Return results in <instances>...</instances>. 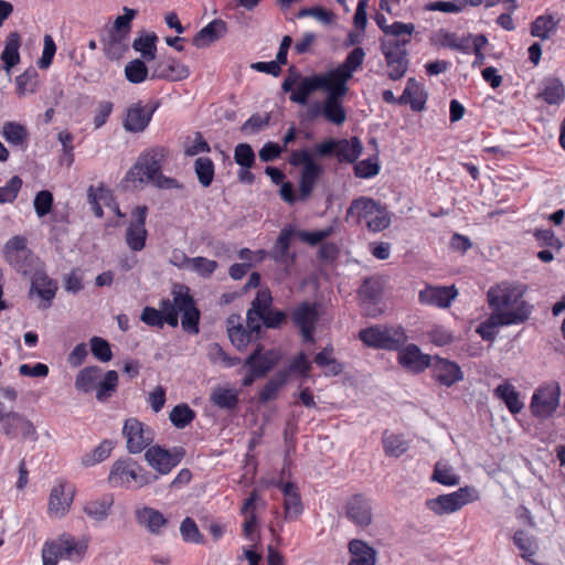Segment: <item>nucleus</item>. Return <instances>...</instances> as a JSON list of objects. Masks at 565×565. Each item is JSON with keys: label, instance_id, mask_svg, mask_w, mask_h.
I'll return each instance as SVG.
<instances>
[{"label": "nucleus", "instance_id": "23", "mask_svg": "<svg viewBox=\"0 0 565 565\" xmlns=\"http://www.w3.org/2000/svg\"><path fill=\"white\" fill-rule=\"evenodd\" d=\"M127 438V449L130 454H139L148 448L154 439L151 426H122Z\"/></svg>", "mask_w": 565, "mask_h": 565}, {"label": "nucleus", "instance_id": "39", "mask_svg": "<svg viewBox=\"0 0 565 565\" xmlns=\"http://www.w3.org/2000/svg\"><path fill=\"white\" fill-rule=\"evenodd\" d=\"M128 34L110 31L105 42V53L110 60L120 58L128 50Z\"/></svg>", "mask_w": 565, "mask_h": 565}, {"label": "nucleus", "instance_id": "4", "mask_svg": "<svg viewBox=\"0 0 565 565\" xmlns=\"http://www.w3.org/2000/svg\"><path fill=\"white\" fill-rule=\"evenodd\" d=\"M273 297L269 289H259L255 299L250 303V308L247 311L246 322L247 327L252 332H255V337L262 332V322L267 328H278L285 320L286 313L281 310L271 308Z\"/></svg>", "mask_w": 565, "mask_h": 565}, {"label": "nucleus", "instance_id": "7", "mask_svg": "<svg viewBox=\"0 0 565 565\" xmlns=\"http://www.w3.org/2000/svg\"><path fill=\"white\" fill-rule=\"evenodd\" d=\"M478 499V491L473 487H461L458 490L428 499L426 507L437 515L450 514L460 510L463 505Z\"/></svg>", "mask_w": 565, "mask_h": 565}, {"label": "nucleus", "instance_id": "40", "mask_svg": "<svg viewBox=\"0 0 565 565\" xmlns=\"http://www.w3.org/2000/svg\"><path fill=\"white\" fill-rule=\"evenodd\" d=\"M559 20L551 14L537 17L531 24V35L541 40H548L555 33Z\"/></svg>", "mask_w": 565, "mask_h": 565}, {"label": "nucleus", "instance_id": "46", "mask_svg": "<svg viewBox=\"0 0 565 565\" xmlns=\"http://www.w3.org/2000/svg\"><path fill=\"white\" fill-rule=\"evenodd\" d=\"M147 61L135 58L125 66L126 79L131 84H140L150 78V67L146 65Z\"/></svg>", "mask_w": 565, "mask_h": 565}, {"label": "nucleus", "instance_id": "54", "mask_svg": "<svg viewBox=\"0 0 565 565\" xmlns=\"http://www.w3.org/2000/svg\"><path fill=\"white\" fill-rule=\"evenodd\" d=\"M382 294V284L377 278H365L359 288V296L364 302L374 303Z\"/></svg>", "mask_w": 565, "mask_h": 565}, {"label": "nucleus", "instance_id": "37", "mask_svg": "<svg viewBox=\"0 0 565 565\" xmlns=\"http://www.w3.org/2000/svg\"><path fill=\"white\" fill-rule=\"evenodd\" d=\"M493 393L494 396L504 402L511 413L516 414L523 408L519 393L512 384L504 382L498 385Z\"/></svg>", "mask_w": 565, "mask_h": 565}, {"label": "nucleus", "instance_id": "9", "mask_svg": "<svg viewBox=\"0 0 565 565\" xmlns=\"http://www.w3.org/2000/svg\"><path fill=\"white\" fill-rule=\"evenodd\" d=\"M3 255L10 266L23 275L31 273L36 260L35 255L28 248L26 238L20 235L13 236L6 243Z\"/></svg>", "mask_w": 565, "mask_h": 565}, {"label": "nucleus", "instance_id": "64", "mask_svg": "<svg viewBox=\"0 0 565 565\" xmlns=\"http://www.w3.org/2000/svg\"><path fill=\"white\" fill-rule=\"evenodd\" d=\"M171 424H191L195 419V412L188 404H179L170 412Z\"/></svg>", "mask_w": 565, "mask_h": 565}, {"label": "nucleus", "instance_id": "43", "mask_svg": "<svg viewBox=\"0 0 565 565\" xmlns=\"http://www.w3.org/2000/svg\"><path fill=\"white\" fill-rule=\"evenodd\" d=\"M102 369L98 366H87L79 371L75 380L76 390L87 393L96 388L97 381L100 379Z\"/></svg>", "mask_w": 565, "mask_h": 565}, {"label": "nucleus", "instance_id": "33", "mask_svg": "<svg viewBox=\"0 0 565 565\" xmlns=\"http://www.w3.org/2000/svg\"><path fill=\"white\" fill-rule=\"evenodd\" d=\"M548 105H559L565 98V88L557 77H546L542 82V88L537 94Z\"/></svg>", "mask_w": 565, "mask_h": 565}, {"label": "nucleus", "instance_id": "22", "mask_svg": "<svg viewBox=\"0 0 565 565\" xmlns=\"http://www.w3.org/2000/svg\"><path fill=\"white\" fill-rule=\"evenodd\" d=\"M85 548V545L79 544L74 539L64 541L62 545L46 542L42 548L43 565H56L58 558L63 555L71 557L74 553L82 554Z\"/></svg>", "mask_w": 565, "mask_h": 565}, {"label": "nucleus", "instance_id": "13", "mask_svg": "<svg viewBox=\"0 0 565 565\" xmlns=\"http://www.w3.org/2000/svg\"><path fill=\"white\" fill-rule=\"evenodd\" d=\"M189 75V67L170 55L160 56L150 66V79L178 82L188 78Z\"/></svg>", "mask_w": 565, "mask_h": 565}, {"label": "nucleus", "instance_id": "44", "mask_svg": "<svg viewBox=\"0 0 565 565\" xmlns=\"http://www.w3.org/2000/svg\"><path fill=\"white\" fill-rule=\"evenodd\" d=\"M382 443L388 457H399L408 449V441L402 435H394L387 429L383 433Z\"/></svg>", "mask_w": 565, "mask_h": 565}, {"label": "nucleus", "instance_id": "12", "mask_svg": "<svg viewBox=\"0 0 565 565\" xmlns=\"http://www.w3.org/2000/svg\"><path fill=\"white\" fill-rule=\"evenodd\" d=\"M333 84L328 72L326 74H315L311 76H305L298 82L290 90L289 99L298 105L306 106L309 97L317 90H328Z\"/></svg>", "mask_w": 565, "mask_h": 565}, {"label": "nucleus", "instance_id": "11", "mask_svg": "<svg viewBox=\"0 0 565 565\" xmlns=\"http://www.w3.org/2000/svg\"><path fill=\"white\" fill-rule=\"evenodd\" d=\"M290 317L294 324L299 329L302 341L313 343V333L319 320L317 305L303 301L292 309Z\"/></svg>", "mask_w": 565, "mask_h": 565}, {"label": "nucleus", "instance_id": "8", "mask_svg": "<svg viewBox=\"0 0 565 565\" xmlns=\"http://www.w3.org/2000/svg\"><path fill=\"white\" fill-rule=\"evenodd\" d=\"M561 386L557 382H550L535 390L530 404L533 416L547 419L559 405Z\"/></svg>", "mask_w": 565, "mask_h": 565}, {"label": "nucleus", "instance_id": "16", "mask_svg": "<svg viewBox=\"0 0 565 565\" xmlns=\"http://www.w3.org/2000/svg\"><path fill=\"white\" fill-rule=\"evenodd\" d=\"M364 57L365 52L362 47L353 49L341 65L328 72L332 82L340 86H348V82L352 78L353 73L363 64Z\"/></svg>", "mask_w": 565, "mask_h": 565}, {"label": "nucleus", "instance_id": "17", "mask_svg": "<svg viewBox=\"0 0 565 565\" xmlns=\"http://www.w3.org/2000/svg\"><path fill=\"white\" fill-rule=\"evenodd\" d=\"M398 351V363L409 372L420 373L431 364L433 358L420 351L416 344H407L402 347Z\"/></svg>", "mask_w": 565, "mask_h": 565}, {"label": "nucleus", "instance_id": "53", "mask_svg": "<svg viewBox=\"0 0 565 565\" xmlns=\"http://www.w3.org/2000/svg\"><path fill=\"white\" fill-rule=\"evenodd\" d=\"M118 385V373L114 370L106 372L104 380L96 386V398L100 402L107 401L116 391Z\"/></svg>", "mask_w": 565, "mask_h": 565}, {"label": "nucleus", "instance_id": "30", "mask_svg": "<svg viewBox=\"0 0 565 565\" xmlns=\"http://www.w3.org/2000/svg\"><path fill=\"white\" fill-rule=\"evenodd\" d=\"M57 290L56 282H54L44 271H35L32 281L30 294H36L41 299L47 302L44 308L51 305L52 299L55 297Z\"/></svg>", "mask_w": 565, "mask_h": 565}, {"label": "nucleus", "instance_id": "41", "mask_svg": "<svg viewBox=\"0 0 565 565\" xmlns=\"http://www.w3.org/2000/svg\"><path fill=\"white\" fill-rule=\"evenodd\" d=\"M17 94L26 96L34 94L39 88V73L34 67L26 68L15 77Z\"/></svg>", "mask_w": 565, "mask_h": 565}, {"label": "nucleus", "instance_id": "50", "mask_svg": "<svg viewBox=\"0 0 565 565\" xmlns=\"http://www.w3.org/2000/svg\"><path fill=\"white\" fill-rule=\"evenodd\" d=\"M114 449V441L105 439L102 441L90 454L82 457V463L85 467H90L107 459Z\"/></svg>", "mask_w": 565, "mask_h": 565}, {"label": "nucleus", "instance_id": "27", "mask_svg": "<svg viewBox=\"0 0 565 565\" xmlns=\"http://www.w3.org/2000/svg\"><path fill=\"white\" fill-rule=\"evenodd\" d=\"M135 516L136 521L153 535L161 534L162 529L168 524V520L160 511L149 507L136 510Z\"/></svg>", "mask_w": 565, "mask_h": 565}, {"label": "nucleus", "instance_id": "21", "mask_svg": "<svg viewBox=\"0 0 565 565\" xmlns=\"http://www.w3.org/2000/svg\"><path fill=\"white\" fill-rule=\"evenodd\" d=\"M457 296L458 290L455 286H427L419 291L418 298L423 305L448 308Z\"/></svg>", "mask_w": 565, "mask_h": 565}, {"label": "nucleus", "instance_id": "1", "mask_svg": "<svg viewBox=\"0 0 565 565\" xmlns=\"http://www.w3.org/2000/svg\"><path fill=\"white\" fill-rule=\"evenodd\" d=\"M525 291L522 284L502 282L491 287L488 291V302L493 308L491 320L509 326L527 321L533 306L523 299Z\"/></svg>", "mask_w": 565, "mask_h": 565}, {"label": "nucleus", "instance_id": "63", "mask_svg": "<svg viewBox=\"0 0 565 565\" xmlns=\"http://www.w3.org/2000/svg\"><path fill=\"white\" fill-rule=\"evenodd\" d=\"M93 355L100 362H108L113 358L110 344L100 337H93L89 341Z\"/></svg>", "mask_w": 565, "mask_h": 565}, {"label": "nucleus", "instance_id": "31", "mask_svg": "<svg viewBox=\"0 0 565 565\" xmlns=\"http://www.w3.org/2000/svg\"><path fill=\"white\" fill-rule=\"evenodd\" d=\"M426 94L415 78H408L403 94L398 97L399 105H411L414 111H420L425 108Z\"/></svg>", "mask_w": 565, "mask_h": 565}, {"label": "nucleus", "instance_id": "34", "mask_svg": "<svg viewBox=\"0 0 565 565\" xmlns=\"http://www.w3.org/2000/svg\"><path fill=\"white\" fill-rule=\"evenodd\" d=\"M321 173H322L321 166H319L315 161L309 162L306 167L302 168L301 173H300V180H299V183H300L299 199L300 200L305 201L310 196Z\"/></svg>", "mask_w": 565, "mask_h": 565}, {"label": "nucleus", "instance_id": "49", "mask_svg": "<svg viewBox=\"0 0 565 565\" xmlns=\"http://www.w3.org/2000/svg\"><path fill=\"white\" fill-rule=\"evenodd\" d=\"M194 171L200 184L207 188L213 182L214 163L207 157H200L194 162Z\"/></svg>", "mask_w": 565, "mask_h": 565}, {"label": "nucleus", "instance_id": "28", "mask_svg": "<svg viewBox=\"0 0 565 565\" xmlns=\"http://www.w3.org/2000/svg\"><path fill=\"white\" fill-rule=\"evenodd\" d=\"M226 23L221 19H215L194 35L192 43L199 49L207 47L213 42L221 39L226 33Z\"/></svg>", "mask_w": 565, "mask_h": 565}, {"label": "nucleus", "instance_id": "47", "mask_svg": "<svg viewBox=\"0 0 565 565\" xmlns=\"http://www.w3.org/2000/svg\"><path fill=\"white\" fill-rule=\"evenodd\" d=\"M390 67L388 77L393 81L402 78L408 68L407 52L384 55Z\"/></svg>", "mask_w": 565, "mask_h": 565}, {"label": "nucleus", "instance_id": "59", "mask_svg": "<svg viewBox=\"0 0 565 565\" xmlns=\"http://www.w3.org/2000/svg\"><path fill=\"white\" fill-rule=\"evenodd\" d=\"M111 502L105 500L89 501L84 505V512L95 521H104L109 515Z\"/></svg>", "mask_w": 565, "mask_h": 565}, {"label": "nucleus", "instance_id": "58", "mask_svg": "<svg viewBox=\"0 0 565 565\" xmlns=\"http://www.w3.org/2000/svg\"><path fill=\"white\" fill-rule=\"evenodd\" d=\"M311 371V363L308 361L306 354L303 352H300L296 358H294L288 367L285 370H281L280 372L286 373V382L288 381V377L291 374H299L303 377H308L309 373Z\"/></svg>", "mask_w": 565, "mask_h": 565}, {"label": "nucleus", "instance_id": "2", "mask_svg": "<svg viewBox=\"0 0 565 565\" xmlns=\"http://www.w3.org/2000/svg\"><path fill=\"white\" fill-rule=\"evenodd\" d=\"M168 156L164 147H154L142 152L128 170L124 183L126 188H137L148 181L160 189L180 188L178 181L162 174V163Z\"/></svg>", "mask_w": 565, "mask_h": 565}, {"label": "nucleus", "instance_id": "3", "mask_svg": "<svg viewBox=\"0 0 565 565\" xmlns=\"http://www.w3.org/2000/svg\"><path fill=\"white\" fill-rule=\"evenodd\" d=\"M347 221L356 224L365 223L369 231L377 233L387 228L391 224V214L385 205L371 198L361 196L354 199L347 210Z\"/></svg>", "mask_w": 565, "mask_h": 565}, {"label": "nucleus", "instance_id": "10", "mask_svg": "<svg viewBox=\"0 0 565 565\" xmlns=\"http://www.w3.org/2000/svg\"><path fill=\"white\" fill-rule=\"evenodd\" d=\"M184 456L185 450L182 447L166 449L158 445L149 447L145 454L149 466L160 475H168L181 462Z\"/></svg>", "mask_w": 565, "mask_h": 565}, {"label": "nucleus", "instance_id": "19", "mask_svg": "<svg viewBox=\"0 0 565 565\" xmlns=\"http://www.w3.org/2000/svg\"><path fill=\"white\" fill-rule=\"evenodd\" d=\"M429 367H431L433 377L447 387H450L463 379L460 366L456 362L447 359L434 356Z\"/></svg>", "mask_w": 565, "mask_h": 565}, {"label": "nucleus", "instance_id": "14", "mask_svg": "<svg viewBox=\"0 0 565 565\" xmlns=\"http://www.w3.org/2000/svg\"><path fill=\"white\" fill-rule=\"evenodd\" d=\"M348 86L332 84L324 98L323 117L327 121L341 126L347 120V111L343 107V97L348 94Z\"/></svg>", "mask_w": 565, "mask_h": 565}, {"label": "nucleus", "instance_id": "45", "mask_svg": "<svg viewBox=\"0 0 565 565\" xmlns=\"http://www.w3.org/2000/svg\"><path fill=\"white\" fill-rule=\"evenodd\" d=\"M431 480L444 486L452 487L459 484L460 477L448 462L439 460L434 467Z\"/></svg>", "mask_w": 565, "mask_h": 565}, {"label": "nucleus", "instance_id": "55", "mask_svg": "<svg viewBox=\"0 0 565 565\" xmlns=\"http://www.w3.org/2000/svg\"><path fill=\"white\" fill-rule=\"evenodd\" d=\"M182 540L186 543L203 544L205 542L203 534L200 532L195 521L186 516L180 525Z\"/></svg>", "mask_w": 565, "mask_h": 565}, {"label": "nucleus", "instance_id": "6", "mask_svg": "<svg viewBox=\"0 0 565 565\" xmlns=\"http://www.w3.org/2000/svg\"><path fill=\"white\" fill-rule=\"evenodd\" d=\"M359 338L370 348L384 350H399L407 342L402 327L373 326L361 330Z\"/></svg>", "mask_w": 565, "mask_h": 565}, {"label": "nucleus", "instance_id": "52", "mask_svg": "<svg viewBox=\"0 0 565 565\" xmlns=\"http://www.w3.org/2000/svg\"><path fill=\"white\" fill-rule=\"evenodd\" d=\"M3 138L14 146H23L28 139V130L17 122H6L2 128Z\"/></svg>", "mask_w": 565, "mask_h": 565}, {"label": "nucleus", "instance_id": "5", "mask_svg": "<svg viewBox=\"0 0 565 565\" xmlns=\"http://www.w3.org/2000/svg\"><path fill=\"white\" fill-rule=\"evenodd\" d=\"M157 479L158 476L146 471L131 458L115 461L108 476V482L111 487L127 489H139L154 482Z\"/></svg>", "mask_w": 565, "mask_h": 565}, {"label": "nucleus", "instance_id": "15", "mask_svg": "<svg viewBox=\"0 0 565 565\" xmlns=\"http://www.w3.org/2000/svg\"><path fill=\"white\" fill-rule=\"evenodd\" d=\"M147 212L146 205H139L131 212V221L126 230V244L132 252H140L146 246L148 236L146 230Z\"/></svg>", "mask_w": 565, "mask_h": 565}, {"label": "nucleus", "instance_id": "18", "mask_svg": "<svg viewBox=\"0 0 565 565\" xmlns=\"http://www.w3.org/2000/svg\"><path fill=\"white\" fill-rule=\"evenodd\" d=\"M345 515L356 526H369L373 519L371 500L362 494L353 495L347 502Z\"/></svg>", "mask_w": 565, "mask_h": 565}, {"label": "nucleus", "instance_id": "61", "mask_svg": "<svg viewBox=\"0 0 565 565\" xmlns=\"http://www.w3.org/2000/svg\"><path fill=\"white\" fill-rule=\"evenodd\" d=\"M333 234V227L328 226L323 230H318L313 232L308 231H296V236L303 243H307L311 246H316L323 242L326 238L330 237Z\"/></svg>", "mask_w": 565, "mask_h": 565}, {"label": "nucleus", "instance_id": "57", "mask_svg": "<svg viewBox=\"0 0 565 565\" xmlns=\"http://www.w3.org/2000/svg\"><path fill=\"white\" fill-rule=\"evenodd\" d=\"M217 268V263L202 256L192 257L188 269L203 278H210Z\"/></svg>", "mask_w": 565, "mask_h": 565}, {"label": "nucleus", "instance_id": "36", "mask_svg": "<svg viewBox=\"0 0 565 565\" xmlns=\"http://www.w3.org/2000/svg\"><path fill=\"white\" fill-rule=\"evenodd\" d=\"M157 42L158 36L154 32H149L135 39L132 49L141 54V60L150 62L154 61L157 56Z\"/></svg>", "mask_w": 565, "mask_h": 565}, {"label": "nucleus", "instance_id": "48", "mask_svg": "<svg viewBox=\"0 0 565 565\" xmlns=\"http://www.w3.org/2000/svg\"><path fill=\"white\" fill-rule=\"evenodd\" d=\"M172 296L173 301L171 302V307H174L178 313L183 312L195 305L193 297L190 295L189 287L184 285H174Z\"/></svg>", "mask_w": 565, "mask_h": 565}, {"label": "nucleus", "instance_id": "24", "mask_svg": "<svg viewBox=\"0 0 565 565\" xmlns=\"http://www.w3.org/2000/svg\"><path fill=\"white\" fill-rule=\"evenodd\" d=\"M154 110L156 106H143L140 102L131 105L127 109L124 128L130 132L143 131L149 125Z\"/></svg>", "mask_w": 565, "mask_h": 565}, {"label": "nucleus", "instance_id": "25", "mask_svg": "<svg viewBox=\"0 0 565 565\" xmlns=\"http://www.w3.org/2000/svg\"><path fill=\"white\" fill-rule=\"evenodd\" d=\"M278 488L284 494L285 520H296L303 511L298 487L294 482H280Z\"/></svg>", "mask_w": 565, "mask_h": 565}, {"label": "nucleus", "instance_id": "35", "mask_svg": "<svg viewBox=\"0 0 565 565\" xmlns=\"http://www.w3.org/2000/svg\"><path fill=\"white\" fill-rule=\"evenodd\" d=\"M21 45V36L18 32H11L7 39L4 49L1 53V61L3 62V68L8 74L13 66L20 62L19 49Z\"/></svg>", "mask_w": 565, "mask_h": 565}, {"label": "nucleus", "instance_id": "60", "mask_svg": "<svg viewBox=\"0 0 565 565\" xmlns=\"http://www.w3.org/2000/svg\"><path fill=\"white\" fill-rule=\"evenodd\" d=\"M211 401L218 407L232 408L237 404V395L228 388L217 387L211 394Z\"/></svg>", "mask_w": 565, "mask_h": 565}, {"label": "nucleus", "instance_id": "32", "mask_svg": "<svg viewBox=\"0 0 565 565\" xmlns=\"http://www.w3.org/2000/svg\"><path fill=\"white\" fill-rule=\"evenodd\" d=\"M351 559L349 565H375L376 551L362 540H352L349 543Z\"/></svg>", "mask_w": 565, "mask_h": 565}, {"label": "nucleus", "instance_id": "20", "mask_svg": "<svg viewBox=\"0 0 565 565\" xmlns=\"http://www.w3.org/2000/svg\"><path fill=\"white\" fill-rule=\"evenodd\" d=\"M74 488L66 482L54 486L49 499V513L58 518L64 516L74 500Z\"/></svg>", "mask_w": 565, "mask_h": 565}, {"label": "nucleus", "instance_id": "56", "mask_svg": "<svg viewBox=\"0 0 565 565\" xmlns=\"http://www.w3.org/2000/svg\"><path fill=\"white\" fill-rule=\"evenodd\" d=\"M286 383V373L277 372L263 387L259 393V401L267 403L274 399L277 395L278 390Z\"/></svg>", "mask_w": 565, "mask_h": 565}, {"label": "nucleus", "instance_id": "29", "mask_svg": "<svg viewBox=\"0 0 565 565\" xmlns=\"http://www.w3.org/2000/svg\"><path fill=\"white\" fill-rule=\"evenodd\" d=\"M294 236H296V231L291 226H286L280 231L270 250V256L274 260L282 264L294 262L295 255L289 253L290 242Z\"/></svg>", "mask_w": 565, "mask_h": 565}, {"label": "nucleus", "instance_id": "26", "mask_svg": "<svg viewBox=\"0 0 565 565\" xmlns=\"http://www.w3.org/2000/svg\"><path fill=\"white\" fill-rule=\"evenodd\" d=\"M279 360V354L275 350L263 352V347L258 345L255 351L245 360V365L253 369V372L265 376Z\"/></svg>", "mask_w": 565, "mask_h": 565}, {"label": "nucleus", "instance_id": "62", "mask_svg": "<svg viewBox=\"0 0 565 565\" xmlns=\"http://www.w3.org/2000/svg\"><path fill=\"white\" fill-rule=\"evenodd\" d=\"M181 326L182 329L191 334L199 333V321H200V311L194 305L190 307L188 310L181 312Z\"/></svg>", "mask_w": 565, "mask_h": 565}, {"label": "nucleus", "instance_id": "51", "mask_svg": "<svg viewBox=\"0 0 565 565\" xmlns=\"http://www.w3.org/2000/svg\"><path fill=\"white\" fill-rule=\"evenodd\" d=\"M207 359L213 364H222L224 367L237 365L239 358L230 356L218 343H211L207 347Z\"/></svg>", "mask_w": 565, "mask_h": 565}, {"label": "nucleus", "instance_id": "42", "mask_svg": "<svg viewBox=\"0 0 565 565\" xmlns=\"http://www.w3.org/2000/svg\"><path fill=\"white\" fill-rule=\"evenodd\" d=\"M337 158L339 161L354 162L363 149L361 141L356 137H353L350 140H337Z\"/></svg>", "mask_w": 565, "mask_h": 565}, {"label": "nucleus", "instance_id": "38", "mask_svg": "<svg viewBox=\"0 0 565 565\" xmlns=\"http://www.w3.org/2000/svg\"><path fill=\"white\" fill-rule=\"evenodd\" d=\"M513 543L521 551V557L524 561L533 565H541L531 558L537 551L534 536L527 535L523 530H518L513 535Z\"/></svg>", "mask_w": 565, "mask_h": 565}]
</instances>
